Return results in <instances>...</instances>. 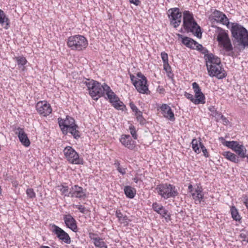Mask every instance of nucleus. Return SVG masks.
<instances>
[{
	"label": "nucleus",
	"mask_w": 248,
	"mask_h": 248,
	"mask_svg": "<svg viewBox=\"0 0 248 248\" xmlns=\"http://www.w3.org/2000/svg\"><path fill=\"white\" fill-rule=\"evenodd\" d=\"M163 67L164 70L168 73V76H170V74H171L170 66L169 65L168 62L163 63Z\"/></svg>",
	"instance_id": "obj_43"
},
{
	"label": "nucleus",
	"mask_w": 248,
	"mask_h": 248,
	"mask_svg": "<svg viewBox=\"0 0 248 248\" xmlns=\"http://www.w3.org/2000/svg\"><path fill=\"white\" fill-rule=\"evenodd\" d=\"M58 123L62 131L65 134L68 132L69 128L75 124L74 119L68 116H66L65 119L59 118Z\"/></svg>",
	"instance_id": "obj_19"
},
{
	"label": "nucleus",
	"mask_w": 248,
	"mask_h": 248,
	"mask_svg": "<svg viewBox=\"0 0 248 248\" xmlns=\"http://www.w3.org/2000/svg\"><path fill=\"white\" fill-rule=\"evenodd\" d=\"M192 86L195 93V96L191 93L185 92V96L195 105L204 104L205 103V97L198 84L195 82L192 83Z\"/></svg>",
	"instance_id": "obj_9"
},
{
	"label": "nucleus",
	"mask_w": 248,
	"mask_h": 248,
	"mask_svg": "<svg viewBox=\"0 0 248 248\" xmlns=\"http://www.w3.org/2000/svg\"><path fill=\"white\" fill-rule=\"evenodd\" d=\"M15 133L17 135L20 141L26 147L30 145V141L23 128L18 127L15 129Z\"/></svg>",
	"instance_id": "obj_22"
},
{
	"label": "nucleus",
	"mask_w": 248,
	"mask_h": 248,
	"mask_svg": "<svg viewBox=\"0 0 248 248\" xmlns=\"http://www.w3.org/2000/svg\"><path fill=\"white\" fill-rule=\"evenodd\" d=\"M116 215L121 223H127L130 220L126 216H124L120 211H116Z\"/></svg>",
	"instance_id": "obj_35"
},
{
	"label": "nucleus",
	"mask_w": 248,
	"mask_h": 248,
	"mask_svg": "<svg viewBox=\"0 0 248 248\" xmlns=\"http://www.w3.org/2000/svg\"><path fill=\"white\" fill-rule=\"evenodd\" d=\"M202 146H201V149L202 150V152L203 154V155L205 157H208L209 156V154L207 150V149H206V148L205 147V146H204V145H202Z\"/></svg>",
	"instance_id": "obj_45"
},
{
	"label": "nucleus",
	"mask_w": 248,
	"mask_h": 248,
	"mask_svg": "<svg viewBox=\"0 0 248 248\" xmlns=\"http://www.w3.org/2000/svg\"><path fill=\"white\" fill-rule=\"evenodd\" d=\"M0 24L4 26V28L7 29L9 27V19L6 17L4 12L0 9Z\"/></svg>",
	"instance_id": "obj_30"
},
{
	"label": "nucleus",
	"mask_w": 248,
	"mask_h": 248,
	"mask_svg": "<svg viewBox=\"0 0 248 248\" xmlns=\"http://www.w3.org/2000/svg\"><path fill=\"white\" fill-rule=\"evenodd\" d=\"M170 24L174 28L179 27L181 23L182 13L178 8H172L167 12Z\"/></svg>",
	"instance_id": "obj_11"
},
{
	"label": "nucleus",
	"mask_w": 248,
	"mask_h": 248,
	"mask_svg": "<svg viewBox=\"0 0 248 248\" xmlns=\"http://www.w3.org/2000/svg\"><path fill=\"white\" fill-rule=\"evenodd\" d=\"M52 232L56 235L60 240L65 243L69 244L71 243V239L68 234L58 226L52 225Z\"/></svg>",
	"instance_id": "obj_16"
},
{
	"label": "nucleus",
	"mask_w": 248,
	"mask_h": 248,
	"mask_svg": "<svg viewBox=\"0 0 248 248\" xmlns=\"http://www.w3.org/2000/svg\"><path fill=\"white\" fill-rule=\"evenodd\" d=\"M188 191L196 204L200 203L203 201L204 197L203 189L200 185L194 186L191 184L189 185Z\"/></svg>",
	"instance_id": "obj_12"
},
{
	"label": "nucleus",
	"mask_w": 248,
	"mask_h": 248,
	"mask_svg": "<svg viewBox=\"0 0 248 248\" xmlns=\"http://www.w3.org/2000/svg\"><path fill=\"white\" fill-rule=\"evenodd\" d=\"M88 45L87 39L81 35L71 36L67 39V45L72 50H83L87 47Z\"/></svg>",
	"instance_id": "obj_5"
},
{
	"label": "nucleus",
	"mask_w": 248,
	"mask_h": 248,
	"mask_svg": "<svg viewBox=\"0 0 248 248\" xmlns=\"http://www.w3.org/2000/svg\"><path fill=\"white\" fill-rule=\"evenodd\" d=\"M206 62L207 68L212 66L221 64L220 59L212 54H210L206 56Z\"/></svg>",
	"instance_id": "obj_25"
},
{
	"label": "nucleus",
	"mask_w": 248,
	"mask_h": 248,
	"mask_svg": "<svg viewBox=\"0 0 248 248\" xmlns=\"http://www.w3.org/2000/svg\"><path fill=\"white\" fill-rule=\"evenodd\" d=\"M231 213L232 218L235 221H240L241 217L238 213V210L236 208L232 206L231 207Z\"/></svg>",
	"instance_id": "obj_34"
},
{
	"label": "nucleus",
	"mask_w": 248,
	"mask_h": 248,
	"mask_svg": "<svg viewBox=\"0 0 248 248\" xmlns=\"http://www.w3.org/2000/svg\"><path fill=\"white\" fill-rule=\"evenodd\" d=\"M78 126L75 124L68 129V132H69L75 139H78L80 137L79 131L78 130Z\"/></svg>",
	"instance_id": "obj_33"
},
{
	"label": "nucleus",
	"mask_w": 248,
	"mask_h": 248,
	"mask_svg": "<svg viewBox=\"0 0 248 248\" xmlns=\"http://www.w3.org/2000/svg\"><path fill=\"white\" fill-rule=\"evenodd\" d=\"M137 121L141 125H144L146 123V119L143 117L142 112L135 116Z\"/></svg>",
	"instance_id": "obj_38"
},
{
	"label": "nucleus",
	"mask_w": 248,
	"mask_h": 248,
	"mask_svg": "<svg viewBox=\"0 0 248 248\" xmlns=\"http://www.w3.org/2000/svg\"><path fill=\"white\" fill-rule=\"evenodd\" d=\"M183 27L187 32H191L198 38H201L200 27L195 21L193 14L188 11L183 12Z\"/></svg>",
	"instance_id": "obj_4"
},
{
	"label": "nucleus",
	"mask_w": 248,
	"mask_h": 248,
	"mask_svg": "<svg viewBox=\"0 0 248 248\" xmlns=\"http://www.w3.org/2000/svg\"><path fill=\"white\" fill-rule=\"evenodd\" d=\"M191 144L193 151L196 154H200L201 152L200 148H201V146H202V145H203L201 141V140H198L196 139H194L192 140Z\"/></svg>",
	"instance_id": "obj_29"
},
{
	"label": "nucleus",
	"mask_w": 248,
	"mask_h": 248,
	"mask_svg": "<svg viewBox=\"0 0 248 248\" xmlns=\"http://www.w3.org/2000/svg\"><path fill=\"white\" fill-rule=\"evenodd\" d=\"M179 36L182 38V43L186 47L197 49L202 53H205L207 50L205 49L202 45L198 44L193 39L188 37H183L182 35L179 34Z\"/></svg>",
	"instance_id": "obj_13"
},
{
	"label": "nucleus",
	"mask_w": 248,
	"mask_h": 248,
	"mask_svg": "<svg viewBox=\"0 0 248 248\" xmlns=\"http://www.w3.org/2000/svg\"><path fill=\"white\" fill-rule=\"evenodd\" d=\"M70 196L72 198L84 199L86 197V190L78 185H74L70 189Z\"/></svg>",
	"instance_id": "obj_20"
},
{
	"label": "nucleus",
	"mask_w": 248,
	"mask_h": 248,
	"mask_svg": "<svg viewBox=\"0 0 248 248\" xmlns=\"http://www.w3.org/2000/svg\"><path fill=\"white\" fill-rule=\"evenodd\" d=\"M229 29L234 43L243 48L248 46V31L244 27L237 23H231Z\"/></svg>",
	"instance_id": "obj_1"
},
{
	"label": "nucleus",
	"mask_w": 248,
	"mask_h": 248,
	"mask_svg": "<svg viewBox=\"0 0 248 248\" xmlns=\"http://www.w3.org/2000/svg\"><path fill=\"white\" fill-rule=\"evenodd\" d=\"M207 69L209 75L210 77H216L218 79H223L227 76L226 73L222 67L221 64L212 66Z\"/></svg>",
	"instance_id": "obj_14"
},
{
	"label": "nucleus",
	"mask_w": 248,
	"mask_h": 248,
	"mask_svg": "<svg viewBox=\"0 0 248 248\" xmlns=\"http://www.w3.org/2000/svg\"><path fill=\"white\" fill-rule=\"evenodd\" d=\"M41 248H50L48 246H41Z\"/></svg>",
	"instance_id": "obj_49"
},
{
	"label": "nucleus",
	"mask_w": 248,
	"mask_h": 248,
	"mask_svg": "<svg viewBox=\"0 0 248 248\" xmlns=\"http://www.w3.org/2000/svg\"><path fill=\"white\" fill-rule=\"evenodd\" d=\"M134 182H136V183H138V178H135L134 179Z\"/></svg>",
	"instance_id": "obj_50"
},
{
	"label": "nucleus",
	"mask_w": 248,
	"mask_h": 248,
	"mask_svg": "<svg viewBox=\"0 0 248 248\" xmlns=\"http://www.w3.org/2000/svg\"><path fill=\"white\" fill-rule=\"evenodd\" d=\"M84 83L88 88L89 94L95 100H98L105 94L107 95L111 90L106 83L102 85L94 80L86 79Z\"/></svg>",
	"instance_id": "obj_2"
},
{
	"label": "nucleus",
	"mask_w": 248,
	"mask_h": 248,
	"mask_svg": "<svg viewBox=\"0 0 248 248\" xmlns=\"http://www.w3.org/2000/svg\"><path fill=\"white\" fill-rule=\"evenodd\" d=\"M215 36L218 42V46L223 51L227 53L230 55L232 52L233 47L229 37L228 31L221 28L217 27L216 30Z\"/></svg>",
	"instance_id": "obj_3"
},
{
	"label": "nucleus",
	"mask_w": 248,
	"mask_h": 248,
	"mask_svg": "<svg viewBox=\"0 0 248 248\" xmlns=\"http://www.w3.org/2000/svg\"><path fill=\"white\" fill-rule=\"evenodd\" d=\"M137 78L132 74L130 75V79L138 92L142 94H148L149 89L146 78L140 72L137 74Z\"/></svg>",
	"instance_id": "obj_6"
},
{
	"label": "nucleus",
	"mask_w": 248,
	"mask_h": 248,
	"mask_svg": "<svg viewBox=\"0 0 248 248\" xmlns=\"http://www.w3.org/2000/svg\"><path fill=\"white\" fill-rule=\"evenodd\" d=\"M58 189L61 191V194L67 197L70 196V190H69L68 186L66 185H61L58 186Z\"/></svg>",
	"instance_id": "obj_36"
},
{
	"label": "nucleus",
	"mask_w": 248,
	"mask_h": 248,
	"mask_svg": "<svg viewBox=\"0 0 248 248\" xmlns=\"http://www.w3.org/2000/svg\"><path fill=\"white\" fill-rule=\"evenodd\" d=\"M26 194L29 198H34L36 197V194L32 188H28L26 191Z\"/></svg>",
	"instance_id": "obj_41"
},
{
	"label": "nucleus",
	"mask_w": 248,
	"mask_h": 248,
	"mask_svg": "<svg viewBox=\"0 0 248 248\" xmlns=\"http://www.w3.org/2000/svg\"><path fill=\"white\" fill-rule=\"evenodd\" d=\"M213 17L217 23L222 24L230 28L232 22H229V19L223 12L215 10L213 13Z\"/></svg>",
	"instance_id": "obj_18"
},
{
	"label": "nucleus",
	"mask_w": 248,
	"mask_h": 248,
	"mask_svg": "<svg viewBox=\"0 0 248 248\" xmlns=\"http://www.w3.org/2000/svg\"><path fill=\"white\" fill-rule=\"evenodd\" d=\"M129 106L132 111L134 113L135 116L142 112L140 110V109L137 108V107L134 104L133 102H130L129 103Z\"/></svg>",
	"instance_id": "obj_39"
},
{
	"label": "nucleus",
	"mask_w": 248,
	"mask_h": 248,
	"mask_svg": "<svg viewBox=\"0 0 248 248\" xmlns=\"http://www.w3.org/2000/svg\"><path fill=\"white\" fill-rule=\"evenodd\" d=\"M160 109L162 112L163 116L166 119L174 121L175 117L173 111L170 107L166 104H163L160 107Z\"/></svg>",
	"instance_id": "obj_24"
},
{
	"label": "nucleus",
	"mask_w": 248,
	"mask_h": 248,
	"mask_svg": "<svg viewBox=\"0 0 248 248\" xmlns=\"http://www.w3.org/2000/svg\"><path fill=\"white\" fill-rule=\"evenodd\" d=\"M78 210L82 213H85L86 212L85 207L82 205H74Z\"/></svg>",
	"instance_id": "obj_44"
},
{
	"label": "nucleus",
	"mask_w": 248,
	"mask_h": 248,
	"mask_svg": "<svg viewBox=\"0 0 248 248\" xmlns=\"http://www.w3.org/2000/svg\"><path fill=\"white\" fill-rule=\"evenodd\" d=\"M117 170L122 175H124L126 173L125 169L121 167V166L120 167H118V168Z\"/></svg>",
	"instance_id": "obj_46"
},
{
	"label": "nucleus",
	"mask_w": 248,
	"mask_h": 248,
	"mask_svg": "<svg viewBox=\"0 0 248 248\" xmlns=\"http://www.w3.org/2000/svg\"><path fill=\"white\" fill-rule=\"evenodd\" d=\"M222 155L227 160L232 162L237 163L239 161L238 157L234 153L230 151L223 152L222 153Z\"/></svg>",
	"instance_id": "obj_28"
},
{
	"label": "nucleus",
	"mask_w": 248,
	"mask_h": 248,
	"mask_svg": "<svg viewBox=\"0 0 248 248\" xmlns=\"http://www.w3.org/2000/svg\"><path fill=\"white\" fill-rule=\"evenodd\" d=\"M14 59L16 60L17 65L19 67L24 66L27 63V59L23 56L15 57Z\"/></svg>",
	"instance_id": "obj_37"
},
{
	"label": "nucleus",
	"mask_w": 248,
	"mask_h": 248,
	"mask_svg": "<svg viewBox=\"0 0 248 248\" xmlns=\"http://www.w3.org/2000/svg\"><path fill=\"white\" fill-rule=\"evenodd\" d=\"M161 57L163 62V63L168 62V56L167 53L165 52H161Z\"/></svg>",
	"instance_id": "obj_42"
},
{
	"label": "nucleus",
	"mask_w": 248,
	"mask_h": 248,
	"mask_svg": "<svg viewBox=\"0 0 248 248\" xmlns=\"http://www.w3.org/2000/svg\"><path fill=\"white\" fill-rule=\"evenodd\" d=\"M107 96L110 103L116 109L124 110V109L125 108V106L123 102L120 100L119 98L115 94L111 89L110 90Z\"/></svg>",
	"instance_id": "obj_15"
},
{
	"label": "nucleus",
	"mask_w": 248,
	"mask_h": 248,
	"mask_svg": "<svg viewBox=\"0 0 248 248\" xmlns=\"http://www.w3.org/2000/svg\"><path fill=\"white\" fill-rule=\"evenodd\" d=\"M129 130L132 137L135 140H137L138 138V135L137 134V131L136 130L135 127L133 125L131 124L129 127Z\"/></svg>",
	"instance_id": "obj_40"
},
{
	"label": "nucleus",
	"mask_w": 248,
	"mask_h": 248,
	"mask_svg": "<svg viewBox=\"0 0 248 248\" xmlns=\"http://www.w3.org/2000/svg\"><path fill=\"white\" fill-rule=\"evenodd\" d=\"M120 141L123 146L130 150H133L136 145V141L129 135H122Z\"/></svg>",
	"instance_id": "obj_21"
},
{
	"label": "nucleus",
	"mask_w": 248,
	"mask_h": 248,
	"mask_svg": "<svg viewBox=\"0 0 248 248\" xmlns=\"http://www.w3.org/2000/svg\"><path fill=\"white\" fill-rule=\"evenodd\" d=\"M152 208L155 211L160 214L163 217H165L167 214V210L162 205L157 202L153 203Z\"/></svg>",
	"instance_id": "obj_27"
},
{
	"label": "nucleus",
	"mask_w": 248,
	"mask_h": 248,
	"mask_svg": "<svg viewBox=\"0 0 248 248\" xmlns=\"http://www.w3.org/2000/svg\"><path fill=\"white\" fill-rule=\"evenodd\" d=\"M124 194L127 198H133L136 194V190L130 186H125L124 189Z\"/></svg>",
	"instance_id": "obj_32"
},
{
	"label": "nucleus",
	"mask_w": 248,
	"mask_h": 248,
	"mask_svg": "<svg viewBox=\"0 0 248 248\" xmlns=\"http://www.w3.org/2000/svg\"><path fill=\"white\" fill-rule=\"evenodd\" d=\"M36 109L38 113L43 116H47L52 112L51 106L46 101L38 102L36 105Z\"/></svg>",
	"instance_id": "obj_17"
},
{
	"label": "nucleus",
	"mask_w": 248,
	"mask_h": 248,
	"mask_svg": "<svg viewBox=\"0 0 248 248\" xmlns=\"http://www.w3.org/2000/svg\"><path fill=\"white\" fill-rule=\"evenodd\" d=\"M219 140L223 145L233 151L240 157L244 158L246 157L247 149L242 143L237 141H226L223 137H219Z\"/></svg>",
	"instance_id": "obj_8"
},
{
	"label": "nucleus",
	"mask_w": 248,
	"mask_h": 248,
	"mask_svg": "<svg viewBox=\"0 0 248 248\" xmlns=\"http://www.w3.org/2000/svg\"><path fill=\"white\" fill-rule=\"evenodd\" d=\"M63 220L67 227L74 232L78 231L76 220L71 215L68 214L64 215Z\"/></svg>",
	"instance_id": "obj_23"
},
{
	"label": "nucleus",
	"mask_w": 248,
	"mask_h": 248,
	"mask_svg": "<svg viewBox=\"0 0 248 248\" xmlns=\"http://www.w3.org/2000/svg\"><path fill=\"white\" fill-rule=\"evenodd\" d=\"M89 237L91 239L93 240V243L96 247L100 248H107V246L103 239L97 237L96 234L90 233Z\"/></svg>",
	"instance_id": "obj_26"
},
{
	"label": "nucleus",
	"mask_w": 248,
	"mask_h": 248,
	"mask_svg": "<svg viewBox=\"0 0 248 248\" xmlns=\"http://www.w3.org/2000/svg\"><path fill=\"white\" fill-rule=\"evenodd\" d=\"M129 1L131 3H133L136 6L139 5L140 3V0H129Z\"/></svg>",
	"instance_id": "obj_47"
},
{
	"label": "nucleus",
	"mask_w": 248,
	"mask_h": 248,
	"mask_svg": "<svg viewBox=\"0 0 248 248\" xmlns=\"http://www.w3.org/2000/svg\"><path fill=\"white\" fill-rule=\"evenodd\" d=\"M157 193L164 199L174 198L178 194L176 187L170 184H161L156 186L155 188Z\"/></svg>",
	"instance_id": "obj_7"
},
{
	"label": "nucleus",
	"mask_w": 248,
	"mask_h": 248,
	"mask_svg": "<svg viewBox=\"0 0 248 248\" xmlns=\"http://www.w3.org/2000/svg\"><path fill=\"white\" fill-rule=\"evenodd\" d=\"M65 158L72 164L80 165L83 164V158L71 146H66L63 150Z\"/></svg>",
	"instance_id": "obj_10"
},
{
	"label": "nucleus",
	"mask_w": 248,
	"mask_h": 248,
	"mask_svg": "<svg viewBox=\"0 0 248 248\" xmlns=\"http://www.w3.org/2000/svg\"><path fill=\"white\" fill-rule=\"evenodd\" d=\"M114 165L117 168V169L118 168V167H120V164L119 162L118 161H116L115 162Z\"/></svg>",
	"instance_id": "obj_48"
},
{
	"label": "nucleus",
	"mask_w": 248,
	"mask_h": 248,
	"mask_svg": "<svg viewBox=\"0 0 248 248\" xmlns=\"http://www.w3.org/2000/svg\"><path fill=\"white\" fill-rule=\"evenodd\" d=\"M208 109L210 112V115L213 117L216 118L217 120L222 119V120H226V118L220 113H218L214 106H210L208 108Z\"/></svg>",
	"instance_id": "obj_31"
}]
</instances>
